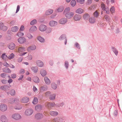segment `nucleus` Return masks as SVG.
I'll return each instance as SVG.
<instances>
[{"label": "nucleus", "instance_id": "09e8293b", "mask_svg": "<svg viewBox=\"0 0 122 122\" xmlns=\"http://www.w3.org/2000/svg\"><path fill=\"white\" fill-rule=\"evenodd\" d=\"M85 0H77V2L81 4L84 3Z\"/></svg>", "mask_w": 122, "mask_h": 122}, {"label": "nucleus", "instance_id": "37998d69", "mask_svg": "<svg viewBox=\"0 0 122 122\" xmlns=\"http://www.w3.org/2000/svg\"><path fill=\"white\" fill-rule=\"evenodd\" d=\"M76 4V2L75 0H72L70 2V4L72 6H74Z\"/></svg>", "mask_w": 122, "mask_h": 122}, {"label": "nucleus", "instance_id": "052dcab7", "mask_svg": "<svg viewBox=\"0 0 122 122\" xmlns=\"http://www.w3.org/2000/svg\"><path fill=\"white\" fill-rule=\"evenodd\" d=\"M25 72V71L24 69H21L19 71V73L20 74H23Z\"/></svg>", "mask_w": 122, "mask_h": 122}, {"label": "nucleus", "instance_id": "58836bf2", "mask_svg": "<svg viewBox=\"0 0 122 122\" xmlns=\"http://www.w3.org/2000/svg\"><path fill=\"white\" fill-rule=\"evenodd\" d=\"M10 94L12 96H14L15 94V92L14 90L11 89L10 91Z\"/></svg>", "mask_w": 122, "mask_h": 122}, {"label": "nucleus", "instance_id": "2eb2a0df", "mask_svg": "<svg viewBox=\"0 0 122 122\" xmlns=\"http://www.w3.org/2000/svg\"><path fill=\"white\" fill-rule=\"evenodd\" d=\"M32 71L34 73H36L38 71V69L36 66H32L31 68Z\"/></svg>", "mask_w": 122, "mask_h": 122}, {"label": "nucleus", "instance_id": "f8f14e48", "mask_svg": "<svg viewBox=\"0 0 122 122\" xmlns=\"http://www.w3.org/2000/svg\"><path fill=\"white\" fill-rule=\"evenodd\" d=\"M1 89L3 90L7 91L9 90L10 87L4 85L1 86L0 88Z\"/></svg>", "mask_w": 122, "mask_h": 122}, {"label": "nucleus", "instance_id": "dca6fc26", "mask_svg": "<svg viewBox=\"0 0 122 122\" xmlns=\"http://www.w3.org/2000/svg\"><path fill=\"white\" fill-rule=\"evenodd\" d=\"M74 14L73 12H70L69 13L65 15L66 17L68 18H70L73 17Z\"/></svg>", "mask_w": 122, "mask_h": 122}, {"label": "nucleus", "instance_id": "c03bdc74", "mask_svg": "<svg viewBox=\"0 0 122 122\" xmlns=\"http://www.w3.org/2000/svg\"><path fill=\"white\" fill-rule=\"evenodd\" d=\"M83 12V10L81 8H79L77 10V13L81 14Z\"/></svg>", "mask_w": 122, "mask_h": 122}, {"label": "nucleus", "instance_id": "aec40b11", "mask_svg": "<svg viewBox=\"0 0 122 122\" xmlns=\"http://www.w3.org/2000/svg\"><path fill=\"white\" fill-rule=\"evenodd\" d=\"M36 64L37 66L39 67H42L44 65L42 62L40 60H38L37 61Z\"/></svg>", "mask_w": 122, "mask_h": 122}, {"label": "nucleus", "instance_id": "69168bd1", "mask_svg": "<svg viewBox=\"0 0 122 122\" xmlns=\"http://www.w3.org/2000/svg\"><path fill=\"white\" fill-rule=\"evenodd\" d=\"M1 82L3 84H6L7 82V81L5 79L2 80Z\"/></svg>", "mask_w": 122, "mask_h": 122}, {"label": "nucleus", "instance_id": "bf43d9fd", "mask_svg": "<svg viewBox=\"0 0 122 122\" xmlns=\"http://www.w3.org/2000/svg\"><path fill=\"white\" fill-rule=\"evenodd\" d=\"M28 59L29 60H31L32 59V56L31 55H28L27 56Z\"/></svg>", "mask_w": 122, "mask_h": 122}, {"label": "nucleus", "instance_id": "338daca9", "mask_svg": "<svg viewBox=\"0 0 122 122\" xmlns=\"http://www.w3.org/2000/svg\"><path fill=\"white\" fill-rule=\"evenodd\" d=\"M65 67L67 68L68 66V63L67 61H65Z\"/></svg>", "mask_w": 122, "mask_h": 122}, {"label": "nucleus", "instance_id": "9b49d317", "mask_svg": "<svg viewBox=\"0 0 122 122\" xmlns=\"http://www.w3.org/2000/svg\"><path fill=\"white\" fill-rule=\"evenodd\" d=\"M18 42L20 44H22L26 41L24 37H21L18 39Z\"/></svg>", "mask_w": 122, "mask_h": 122}, {"label": "nucleus", "instance_id": "1a4fd4ad", "mask_svg": "<svg viewBox=\"0 0 122 122\" xmlns=\"http://www.w3.org/2000/svg\"><path fill=\"white\" fill-rule=\"evenodd\" d=\"M36 49V46L35 45H33L27 47V51H32L35 50Z\"/></svg>", "mask_w": 122, "mask_h": 122}, {"label": "nucleus", "instance_id": "ddd939ff", "mask_svg": "<svg viewBox=\"0 0 122 122\" xmlns=\"http://www.w3.org/2000/svg\"><path fill=\"white\" fill-rule=\"evenodd\" d=\"M57 24V22L56 21L51 20L49 23V25L51 26H54L56 25Z\"/></svg>", "mask_w": 122, "mask_h": 122}, {"label": "nucleus", "instance_id": "8fccbe9b", "mask_svg": "<svg viewBox=\"0 0 122 122\" xmlns=\"http://www.w3.org/2000/svg\"><path fill=\"white\" fill-rule=\"evenodd\" d=\"M37 23V21L36 20H34L31 21L30 24L31 25H33L36 24Z\"/></svg>", "mask_w": 122, "mask_h": 122}, {"label": "nucleus", "instance_id": "4d7b16f0", "mask_svg": "<svg viewBox=\"0 0 122 122\" xmlns=\"http://www.w3.org/2000/svg\"><path fill=\"white\" fill-rule=\"evenodd\" d=\"M104 18L107 21H109V20L110 19L108 15H105V16Z\"/></svg>", "mask_w": 122, "mask_h": 122}, {"label": "nucleus", "instance_id": "7c9ffc66", "mask_svg": "<svg viewBox=\"0 0 122 122\" xmlns=\"http://www.w3.org/2000/svg\"><path fill=\"white\" fill-rule=\"evenodd\" d=\"M96 19L93 17H91L89 19V20L90 22L91 23H93L95 21Z\"/></svg>", "mask_w": 122, "mask_h": 122}, {"label": "nucleus", "instance_id": "a211bd4d", "mask_svg": "<svg viewBox=\"0 0 122 122\" xmlns=\"http://www.w3.org/2000/svg\"><path fill=\"white\" fill-rule=\"evenodd\" d=\"M47 87L46 86H42L41 87L40 89V92H43L46 91L47 89Z\"/></svg>", "mask_w": 122, "mask_h": 122}, {"label": "nucleus", "instance_id": "393cba45", "mask_svg": "<svg viewBox=\"0 0 122 122\" xmlns=\"http://www.w3.org/2000/svg\"><path fill=\"white\" fill-rule=\"evenodd\" d=\"M40 73L41 75L43 76H45L47 74V73L46 71L43 69H41V70Z\"/></svg>", "mask_w": 122, "mask_h": 122}, {"label": "nucleus", "instance_id": "6e6552de", "mask_svg": "<svg viewBox=\"0 0 122 122\" xmlns=\"http://www.w3.org/2000/svg\"><path fill=\"white\" fill-rule=\"evenodd\" d=\"M20 101L23 103H26L28 102L29 101V97H25L22 98L20 100Z\"/></svg>", "mask_w": 122, "mask_h": 122}, {"label": "nucleus", "instance_id": "c756f323", "mask_svg": "<svg viewBox=\"0 0 122 122\" xmlns=\"http://www.w3.org/2000/svg\"><path fill=\"white\" fill-rule=\"evenodd\" d=\"M33 80L35 82L37 83H39L40 81L39 79L37 76H35L33 78Z\"/></svg>", "mask_w": 122, "mask_h": 122}, {"label": "nucleus", "instance_id": "f257e3e1", "mask_svg": "<svg viewBox=\"0 0 122 122\" xmlns=\"http://www.w3.org/2000/svg\"><path fill=\"white\" fill-rule=\"evenodd\" d=\"M19 100L17 99L12 98L9 101V103L11 104H13L15 103V108L16 109L20 110L21 109L22 107L20 105L17 104V102Z\"/></svg>", "mask_w": 122, "mask_h": 122}, {"label": "nucleus", "instance_id": "2f4dec72", "mask_svg": "<svg viewBox=\"0 0 122 122\" xmlns=\"http://www.w3.org/2000/svg\"><path fill=\"white\" fill-rule=\"evenodd\" d=\"M53 12V10L51 9H49L47 10L46 12V14L47 15H49L51 14Z\"/></svg>", "mask_w": 122, "mask_h": 122}, {"label": "nucleus", "instance_id": "13d9d810", "mask_svg": "<svg viewBox=\"0 0 122 122\" xmlns=\"http://www.w3.org/2000/svg\"><path fill=\"white\" fill-rule=\"evenodd\" d=\"M7 75V74L5 73H3L0 75V76L3 78H5Z\"/></svg>", "mask_w": 122, "mask_h": 122}, {"label": "nucleus", "instance_id": "a19ab883", "mask_svg": "<svg viewBox=\"0 0 122 122\" xmlns=\"http://www.w3.org/2000/svg\"><path fill=\"white\" fill-rule=\"evenodd\" d=\"M60 120V118L58 117L54 118L51 121L52 122H58Z\"/></svg>", "mask_w": 122, "mask_h": 122}, {"label": "nucleus", "instance_id": "4be33fe9", "mask_svg": "<svg viewBox=\"0 0 122 122\" xmlns=\"http://www.w3.org/2000/svg\"><path fill=\"white\" fill-rule=\"evenodd\" d=\"M35 108L37 111H40L42 109V106L40 105H37L35 106Z\"/></svg>", "mask_w": 122, "mask_h": 122}, {"label": "nucleus", "instance_id": "39448f33", "mask_svg": "<svg viewBox=\"0 0 122 122\" xmlns=\"http://www.w3.org/2000/svg\"><path fill=\"white\" fill-rule=\"evenodd\" d=\"M33 113V110L31 109H29L26 110L25 112V114L27 116L31 115Z\"/></svg>", "mask_w": 122, "mask_h": 122}, {"label": "nucleus", "instance_id": "49530a36", "mask_svg": "<svg viewBox=\"0 0 122 122\" xmlns=\"http://www.w3.org/2000/svg\"><path fill=\"white\" fill-rule=\"evenodd\" d=\"M24 35V33L20 32H18L16 34V35L18 37L22 36Z\"/></svg>", "mask_w": 122, "mask_h": 122}, {"label": "nucleus", "instance_id": "c85d7f7f", "mask_svg": "<svg viewBox=\"0 0 122 122\" xmlns=\"http://www.w3.org/2000/svg\"><path fill=\"white\" fill-rule=\"evenodd\" d=\"M18 28L17 26L12 27L11 29V31L14 32H15L17 31L18 30Z\"/></svg>", "mask_w": 122, "mask_h": 122}, {"label": "nucleus", "instance_id": "bb28decb", "mask_svg": "<svg viewBox=\"0 0 122 122\" xmlns=\"http://www.w3.org/2000/svg\"><path fill=\"white\" fill-rule=\"evenodd\" d=\"M37 39L40 42H45V39L41 36H37Z\"/></svg>", "mask_w": 122, "mask_h": 122}, {"label": "nucleus", "instance_id": "cd10ccee", "mask_svg": "<svg viewBox=\"0 0 122 122\" xmlns=\"http://www.w3.org/2000/svg\"><path fill=\"white\" fill-rule=\"evenodd\" d=\"M112 50L116 56H117L118 54V52L117 50L114 47H112Z\"/></svg>", "mask_w": 122, "mask_h": 122}, {"label": "nucleus", "instance_id": "6e6d98bb", "mask_svg": "<svg viewBox=\"0 0 122 122\" xmlns=\"http://www.w3.org/2000/svg\"><path fill=\"white\" fill-rule=\"evenodd\" d=\"M14 55L13 53H12L10 55L8 58L9 59H13L14 57Z\"/></svg>", "mask_w": 122, "mask_h": 122}, {"label": "nucleus", "instance_id": "79ce46f5", "mask_svg": "<svg viewBox=\"0 0 122 122\" xmlns=\"http://www.w3.org/2000/svg\"><path fill=\"white\" fill-rule=\"evenodd\" d=\"M26 36L29 39H32L33 37V36L30 33H27L26 35Z\"/></svg>", "mask_w": 122, "mask_h": 122}, {"label": "nucleus", "instance_id": "412c9836", "mask_svg": "<svg viewBox=\"0 0 122 122\" xmlns=\"http://www.w3.org/2000/svg\"><path fill=\"white\" fill-rule=\"evenodd\" d=\"M70 10V8L67 7L65 8L63 12V14L65 15L69 13V11Z\"/></svg>", "mask_w": 122, "mask_h": 122}, {"label": "nucleus", "instance_id": "473e14b6", "mask_svg": "<svg viewBox=\"0 0 122 122\" xmlns=\"http://www.w3.org/2000/svg\"><path fill=\"white\" fill-rule=\"evenodd\" d=\"M56 95L55 94H53L51 95L50 96L49 98L50 100H53L55 99Z\"/></svg>", "mask_w": 122, "mask_h": 122}, {"label": "nucleus", "instance_id": "680f3d73", "mask_svg": "<svg viewBox=\"0 0 122 122\" xmlns=\"http://www.w3.org/2000/svg\"><path fill=\"white\" fill-rule=\"evenodd\" d=\"M81 18V16L79 15H77V20H79Z\"/></svg>", "mask_w": 122, "mask_h": 122}, {"label": "nucleus", "instance_id": "4468645a", "mask_svg": "<svg viewBox=\"0 0 122 122\" xmlns=\"http://www.w3.org/2000/svg\"><path fill=\"white\" fill-rule=\"evenodd\" d=\"M67 21V19L65 18H63L61 19L59 21V22L60 24H65Z\"/></svg>", "mask_w": 122, "mask_h": 122}, {"label": "nucleus", "instance_id": "0e129e2a", "mask_svg": "<svg viewBox=\"0 0 122 122\" xmlns=\"http://www.w3.org/2000/svg\"><path fill=\"white\" fill-rule=\"evenodd\" d=\"M11 76L12 78H15L16 77V76L15 74H13L11 75Z\"/></svg>", "mask_w": 122, "mask_h": 122}, {"label": "nucleus", "instance_id": "a18cd8bd", "mask_svg": "<svg viewBox=\"0 0 122 122\" xmlns=\"http://www.w3.org/2000/svg\"><path fill=\"white\" fill-rule=\"evenodd\" d=\"M51 86L52 88L54 89H56L57 87V85L55 83H52L51 84Z\"/></svg>", "mask_w": 122, "mask_h": 122}, {"label": "nucleus", "instance_id": "e2e57ef3", "mask_svg": "<svg viewBox=\"0 0 122 122\" xmlns=\"http://www.w3.org/2000/svg\"><path fill=\"white\" fill-rule=\"evenodd\" d=\"M3 65L4 66L7 67H8L9 66V65L6 62L4 63L3 64Z\"/></svg>", "mask_w": 122, "mask_h": 122}, {"label": "nucleus", "instance_id": "774afa93", "mask_svg": "<svg viewBox=\"0 0 122 122\" xmlns=\"http://www.w3.org/2000/svg\"><path fill=\"white\" fill-rule=\"evenodd\" d=\"M23 59V58L22 57H20L18 59V61L19 62H21Z\"/></svg>", "mask_w": 122, "mask_h": 122}, {"label": "nucleus", "instance_id": "ea45409f", "mask_svg": "<svg viewBox=\"0 0 122 122\" xmlns=\"http://www.w3.org/2000/svg\"><path fill=\"white\" fill-rule=\"evenodd\" d=\"M55 105L54 103H48L47 105V107L48 108H50Z\"/></svg>", "mask_w": 122, "mask_h": 122}, {"label": "nucleus", "instance_id": "864d4df0", "mask_svg": "<svg viewBox=\"0 0 122 122\" xmlns=\"http://www.w3.org/2000/svg\"><path fill=\"white\" fill-rule=\"evenodd\" d=\"M51 30H52L51 28H47L46 29V32L47 33H49L51 32Z\"/></svg>", "mask_w": 122, "mask_h": 122}, {"label": "nucleus", "instance_id": "603ef678", "mask_svg": "<svg viewBox=\"0 0 122 122\" xmlns=\"http://www.w3.org/2000/svg\"><path fill=\"white\" fill-rule=\"evenodd\" d=\"M110 11L112 13L114 12L115 11V9L113 6H112L110 9Z\"/></svg>", "mask_w": 122, "mask_h": 122}, {"label": "nucleus", "instance_id": "5701e85b", "mask_svg": "<svg viewBox=\"0 0 122 122\" xmlns=\"http://www.w3.org/2000/svg\"><path fill=\"white\" fill-rule=\"evenodd\" d=\"M44 80L46 84L48 85L50 83V81L47 77H45L44 78Z\"/></svg>", "mask_w": 122, "mask_h": 122}, {"label": "nucleus", "instance_id": "6ab92c4d", "mask_svg": "<svg viewBox=\"0 0 122 122\" xmlns=\"http://www.w3.org/2000/svg\"><path fill=\"white\" fill-rule=\"evenodd\" d=\"M66 38V36L65 35L63 34L59 38V39L60 40H62L64 39H65V44L66 45L67 43V40Z\"/></svg>", "mask_w": 122, "mask_h": 122}, {"label": "nucleus", "instance_id": "f03ea898", "mask_svg": "<svg viewBox=\"0 0 122 122\" xmlns=\"http://www.w3.org/2000/svg\"><path fill=\"white\" fill-rule=\"evenodd\" d=\"M11 117L13 119L16 120H20L21 118V117L20 114L17 113H15L12 114Z\"/></svg>", "mask_w": 122, "mask_h": 122}, {"label": "nucleus", "instance_id": "e433bc0d", "mask_svg": "<svg viewBox=\"0 0 122 122\" xmlns=\"http://www.w3.org/2000/svg\"><path fill=\"white\" fill-rule=\"evenodd\" d=\"M64 9V7L62 6H60L57 10L58 12H61L63 11Z\"/></svg>", "mask_w": 122, "mask_h": 122}, {"label": "nucleus", "instance_id": "f3484780", "mask_svg": "<svg viewBox=\"0 0 122 122\" xmlns=\"http://www.w3.org/2000/svg\"><path fill=\"white\" fill-rule=\"evenodd\" d=\"M8 47L10 49L12 50L15 48V45L14 43H11L9 44Z\"/></svg>", "mask_w": 122, "mask_h": 122}, {"label": "nucleus", "instance_id": "20e7f679", "mask_svg": "<svg viewBox=\"0 0 122 122\" xmlns=\"http://www.w3.org/2000/svg\"><path fill=\"white\" fill-rule=\"evenodd\" d=\"M0 120L1 122H8V119L7 117L5 115H3L0 117Z\"/></svg>", "mask_w": 122, "mask_h": 122}, {"label": "nucleus", "instance_id": "b1692460", "mask_svg": "<svg viewBox=\"0 0 122 122\" xmlns=\"http://www.w3.org/2000/svg\"><path fill=\"white\" fill-rule=\"evenodd\" d=\"M43 117V116L42 114L37 113L35 116V118L37 119H39L42 118Z\"/></svg>", "mask_w": 122, "mask_h": 122}, {"label": "nucleus", "instance_id": "423d86ee", "mask_svg": "<svg viewBox=\"0 0 122 122\" xmlns=\"http://www.w3.org/2000/svg\"><path fill=\"white\" fill-rule=\"evenodd\" d=\"M39 30L41 31H45L47 29V27L44 25H41L39 26Z\"/></svg>", "mask_w": 122, "mask_h": 122}, {"label": "nucleus", "instance_id": "0eeeda50", "mask_svg": "<svg viewBox=\"0 0 122 122\" xmlns=\"http://www.w3.org/2000/svg\"><path fill=\"white\" fill-rule=\"evenodd\" d=\"M7 27L4 25L3 24L0 23V31L1 30L5 31L7 30Z\"/></svg>", "mask_w": 122, "mask_h": 122}, {"label": "nucleus", "instance_id": "5fc2aeb1", "mask_svg": "<svg viewBox=\"0 0 122 122\" xmlns=\"http://www.w3.org/2000/svg\"><path fill=\"white\" fill-rule=\"evenodd\" d=\"M99 15V13L97 11H96L94 13V16L95 17H98Z\"/></svg>", "mask_w": 122, "mask_h": 122}, {"label": "nucleus", "instance_id": "c9c22d12", "mask_svg": "<svg viewBox=\"0 0 122 122\" xmlns=\"http://www.w3.org/2000/svg\"><path fill=\"white\" fill-rule=\"evenodd\" d=\"M90 16V15L86 13L84 15L83 17L84 20H87L88 19Z\"/></svg>", "mask_w": 122, "mask_h": 122}, {"label": "nucleus", "instance_id": "a878e982", "mask_svg": "<svg viewBox=\"0 0 122 122\" xmlns=\"http://www.w3.org/2000/svg\"><path fill=\"white\" fill-rule=\"evenodd\" d=\"M3 72L8 73H10L11 72V71L8 68H5L3 69Z\"/></svg>", "mask_w": 122, "mask_h": 122}, {"label": "nucleus", "instance_id": "9d476101", "mask_svg": "<svg viewBox=\"0 0 122 122\" xmlns=\"http://www.w3.org/2000/svg\"><path fill=\"white\" fill-rule=\"evenodd\" d=\"M25 48L23 46H19L18 49L17 51L19 53H21L25 51Z\"/></svg>", "mask_w": 122, "mask_h": 122}, {"label": "nucleus", "instance_id": "7ed1b4c3", "mask_svg": "<svg viewBox=\"0 0 122 122\" xmlns=\"http://www.w3.org/2000/svg\"><path fill=\"white\" fill-rule=\"evenodd\" d=\"M7 109V106L5 104H1L0 105V111L4 112L6 111Z\"/></svg>", "mask_w": 122, "mask_h": 122}, {"label": "nucleus", "instance_id": "de8ad7c7", "mask_svg": "<svg viewBox=\"0 0 122 122\" xmlns=\"http://www.w3.org/2000/svg\"><path fill=\"white\" fill-rule=\"evenodd\" d=\"M38 102V100L36 97H35L33 100V103L34 104H36Z\"/></svg>", "mask_w": 122, "mask_h": 122}, {"label": "nucleus", "instance_id": "f704fd0d", "mask_svg": "<svg viewBox=\"0 0 122 122\" xmlns=\"http://www.w3.org/2000/svg\"><path fill=\"white\" fill-rule=\"evenodd\" d=\"M37 29L36 27L35 26H33L31 27L30 29V31L31 32H34L36 31Z\"/></svg>", "mask_w": 122, "mask_h": 122}, {"label": "nucleus", "instance_id": "4c0bfd02", "mask_svg": "<svg viewBox=\"0 0 122 122\" xmlns=\"http://www.w3.org/2000/svg\"><path fill=\"white\" fill-rule=\"evenodd\" d=\"M1 58L4 60H6L7 58L8 57L7 55H5V54H3L1 56Z\"/></svg>", "mask_w": 122, "mask_h": 122}, {"label": "nucleus", "instance_id": "72a5a7b5", "mask_svg": "<svg viewBox=\"0 0 122 122\" xmlns=\"http://www.w3.org/2000/svg\"><path fill=\"white\" fill-rule=\"evenodd\" d=\"M50 114L53 116H56L58 114V113L56 112L51 111L50 112Z\"/></svg>", "mask_w": 122, "mask_h": 122}, {"label": "nucleus", "instance_id": "3c124183", "mask_svg": "<svg viewBox=\"0 0 122 122\" xmlns=\"http://www.w3.org/2000/svg\"><path fill=\"white\" fill-rule=\"evenodd\" d=\"M101 7L102 10L104 11L105 10L106 8L105 4L103 3L101 4Z\"/></svg>", "mask_w": 122, "mask_h": 122}]
</instances>
